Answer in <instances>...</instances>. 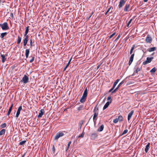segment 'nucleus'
I'll return each mask as SVG.
<instances>
[{
	"mask_svg": "<svg viewBox=\"0 0 157 157\" xmlns=\"http://www.w3.org/2000/svg\"><path fill=\"white\" fill-rule=\"evenodd\" d=\"M148 0H144V2H147L148 1Z\"/></svg>",
	"mask_w": 157,
	"mask_h": 157,
	"instance_id": "obj_62",
	"label": "nucleus"
},
{
	"mask_svg": "<svg viewBox=\"0 0 157 157\" xmlns=\"http://www.w3.org/2000/svg\"><path fill=\"white\" fill-rule=\"evenodd\" d=\"M71 59H72V58H71L69 60L68 63H67V64L66 65V66L68 67L69 66V65L70 63V62L71 60Z\"/></svg>",
	"mask_w": 157,
	"mask_h": 157,
	"instance_id": "obj_49",
	"label": "nucleus"
},
{
	"mask_svg": "<svg viewBox=\"0 0 157 157\" xmlns=\"http://www.w3.org/2000/svg\"><path fill=\"white\" fill-rule=\"evenodd\" d=\"M120 80L119 79H117L114 82V84H113V86H116L117 84V83H118V82H119V81Z\"/></svg>",
	"mask_w": 157,
	"mask_h": 157,
	"instance_id": "obj_33",
	"label": "nucleus"
},
{
	"mask_svg": "<svg viewBox=\"0 0 157 157\" xmlns=\"http://www.w3.org/2000/svg\"><path fill=\"white\" fill-rule=\"evenodd\" d=\"M141 68H140L139 67H137L136 69L135 73H138V72L140 71L141 70Z\"/></svg>",
	"mask_w": 157,
	"mask_h": 157,
	"instance_id": "obj_34",
	"label": "nucleus"
},
{
	"mask_svg": "<svg viewBox=\"0 0 157 157\" xmlns=\"http://www.w3.org/2000/svg\"><path fill=\"white\" fill-rule=\"evenodd\" d=\"M93 112L94 113H98V108L97 107V105L95 107L93 110Z\"/></svg>",
	"mask_w": 157,
	"mask_h": 157,
	"instance_id": "obj_24",
	"label": "nucleus"
},
{
	"mask_svg": "<svg viewBox=\"0 0 157 157\" xmlns=\"http://www.w3.org/2000/svg\"><path fill=\"white\" fill-rule=\"evenodd\" d=\"M21 37H20L19 36H18V37H17V44H19L21 42Z\"/></svg>",
	"mask_w": 157,
	"mask_h": 157,
	"instance_id": "obj_29",
	"label": "nucleus"
},
{
	"mask_svg": "<svg viewBox=\"0 0 157 157\" xmlns=\"http://www.w3.org/2000/svg\"><path fill=\"white\" fill-rule=\"evenodd\" d=\"M156 69L155 67H154L150 71V72L152 73H154L156 71Z\"/></svg>",
	"mask_w": 157,
	"mask_h": 157,
	"instance_id": "obj_30",
	"label": "nucleus"
},
{
	"mask_svg": "<svg viewBox=\"0 0 157 157\" xmlns=\"http://www.w3.org/2000/svg\"><path fill=\"white\" fill-rule=\"evenodd\" d=\"M88 94V90L87 88H86L84 92L82 95V97L86 98Z\"/></svg>",
	"mask_w": 157,
	"mask_h": 157,
	"instance_id": "obj_14",
	"label": "nucleus"
},
{
	"mask_svg": "<svg viewBox=\"0 0 157 157\" xmlns=\"http://www.w3.org/2000/svg\"><path fill=\"white\" fill-rule=\"evenodd\" d=\"M83 108V105H80L78 108V111H80Z\"/></svg>",
	"mask_w": 157,
	"mask_h": 157,
	"instance_id": "obj_35",
	"label": "nucleus"
},
{
	"mask_svg": "<svg viewBox=\"0 0 157 157\" xmlns=\"http://www.w3.org/2000/svg\"><path fill=\"white\" fill-rule=\"evenodd\" d=\"M130 7V5L128 4H126L124 7V11L127 12L128 11V9Z\"/></svg>",
	"mask_w": 157,
	"mask_h": 157,
	"instance_id": "obj_22",
	"label": "nucleus"
},
{
	"mask_svg": "<svg viewBox=\"0 0 157 157\" xmlns=\"http://www.w3.org/2000/svg\"><path fill=\"white\" fill-rule=\"evenodd\" d=\"M52 150L53 152V153H55V146L54 145H53L52 148Z\"/></svg>",
	"mask_w": 157,
	"mask_h": 157,
	"instance_id": "obj_48",
	"label": "nucleus"
},
{
	"mask_svg": "<svg viewBox=\"0 0 157 157\" xmlns=\"http://www.w3.org/2000/svg\"><path fill=\"white\" fill-rule=\"evenodd\" d=\"M26 142V140L22 141L19 143V145H23Z\"/></svg>",
	"mask_w": 157,
	"mask_h": 157,
	"instance_id": "obj_32",
	"label": "nucleus"
},
{
	"mask_svg": "<svg viewBox=\"0 0 157 157\" xmlns=\"http://www.w3.org/2000/svg\"><path fill=\"white\" fill-rule=\"evenodd\" d=\"M133 50H132V49H131V50H130V54H132V52H133Z\"/></svg>",
	"mask_w": 157,
	"mask_h": 157,
	"instance_id": "obj_54",
	"label": "nucleus"
},
{
	"mask_svg": "<svg viewBox=\"0 0 157 157\" xmlns=\"http://www.w3.org/2000/svg\"><path fill=\"white\" fill-rule=\"evenodd\" d=\"M115 87V86H113L111 88V89L112 90H113Z\"/></svg>",
	"mask_w": 157,
	"mask_h": 157,
	"instance_id": "obj_60",
	"label": "nucleus"
},
{
	"mask_svg": "<svg viewBox=\"0 0 157 157\" xmlns=\"http://www.w3.org/2000/svg\"><path fill=\"white\" fill-rule=\"evenodd\" d=\"M29 49H27L25 50V57L26 58H28L29 54Z\"/></svg>",
	"mask_w": 157,
	"mask_h": 157,
	"instance_id": "obj_20",
	"label": "nucleus"
},
{
	"mask_svg": "<svg viewBox=\"0 0 157 157\" xmlns=\"http://www.w3.org/2000/svg\"><path fill=\"white\" fill-rule=\"evenodd\" d=\"M152 41V39L150 36L148 34L147 35L145 39V41L147 43H151Z\"/></svg>",
	"mask_w": 157,
	"mask_h": 157,
	"instance_id": "obj_4",
	"label": "nucleus"
},
{
	"mask_svg": "<svg viewBox=\"0 0 157 157\" xmlns=\"http://www.w3.org/2000/svg\"><path fill=\"white\" fill-rule=\"evenodd\" d=\"M156 48L155 47H154L153 48H149L147 49V51L149 52H151L152 51H155L156 50Z\"/></svg>",
	"mask_w": 157,
	"mask_h": 157,
	"instance_id": "obj_19",
	"label": "nucleus"
},
{
	"mask_svg": "<svg viewBox=\"0 0 157 157\" xmlns=\"http://www.w3.org/2000/svg\"><path fill=\"white\" fill-rule=\"evenodd\" d=\"M1 56L2 58V62L4 63L5 61L6 60V58L4 56L3 54H1Z\"/></svg>",
	"mask_w": 157,
	"mask_h": 157,
	"instance_id": "obj_18",
	"label": "nucleus"
},
{
	"mask_svg": "<svg viewBox=\"0 0 157 157\" xmlns=\"http://www.w3.org/2000/svg\"><path fill=\"white\" fill-rule=\"evenodd\" d=\"M101 66V64H100V65H98L97 67V70L98 69V68H99V67H100Z\"/></svg>",
	"mask_w": 157,
	"mask_h": 157,
	"instance_id": "obj_55",
	"label": "nucleus"
},
{
	"mask_svg": "<svg viewBox=\"0 0 157 157\" xmlns=\"http://www.w3.org/2000/svg\"><path fill=\"white\" fill-rule=\"evenodd\" d=\"M134 113V111L132 110L128 114V120L129 121L132 117V116L133 114Z\"/></svg>",
	"mask_w": 157,
	"mask_h": 157,
	"instance_id": "obj_13",
	"label": "nucleus"
},
{
	"mask_svg": "<svg viewBox=\"0 0 157 157\" xmlns=\"http://www.w3.org/2000/svg\"><path fill=\"white\" fill-rule=\"evenodd\" d=\"M107 100H110V101H111V102L112 101V100L111 99V97L110 96H108V97L107 98Z\"/></svg>",
	"mask_w": 157,
	"mask_h": 157,
	"instance_id": "obj_44",
	"label": "nucleus"
},
{
	"mask_svg": "<svg viewBox=\"0 0 157 157\" xmlns=\"http://www.w3.org/2000/svg\"><path fill=\"white\" fill-rule=\"evenodd\" d=\"M6 130L5 129H3L0 131V136H1L5 134Z\"/></svg>",
	"mask_w": 157,
	"mask_h": 157,
	"instance_id": "obj_23",
	"label": "nucleus"
},
{
	"mask_svg": "<svg viewBox=\"0 0 157 157\" xmlns=\"http://www.w3.org/2000/svg\"><path fill=\"white\" fill-rule=\"evenodd\" d=\"M25 37L24 38V39L23 40V45L24 46H25L27 45L28 41V37L27 36H25Z\"/></svg>",
	"mask_w": 157,
	"mask_h": 157,
	"instance_id": "obj_10",
	"label": "nucleus"
},
{
	"mask_svg": "<svg viewBox=\"0 0 157 157\" xmlns=\"http://www.w3.org/2000/svg\"><path fill=\"white\" fill-rule=\"evenodd\" d=\"M83 124V121H81L80 122H79V126H80V129H81L82 126V125Z\"/></svg>",
	"mask_w": 157,
	"mask_h": 157,
	"instance_id": "obj_39",
	"label": "nucleus"
},
{
	"mask_svg": "<svg viewBox=\"0 0 157 157\" xmlns=\"http://www.w3.org/2000/svg\"><path fill=\"white\" fill-rule=\"evenodd\" d=\"M98 136V134L96 133H93L91 136L90 139L92 140H94Z\"/></svg>",
	"mask_w": 157,
	"mask_h": 157,
	"instance_id": "obj_8",
	"label": "nucleus"
},
{
	"mask_svg": "<svg viewBox=\"0 0 157 157\" xmlns=\"http://www.w3.org/2000/svg\"><path fill=\"white\" fill-rule=\"evenodd\" d=\"M35 57L34 56L32 57V59L30 60L29 62L32 63L34 60Z\"/></svg>",
	"mask_w": 157,
	"mask_h": 157,
	"instance_id": "obj_41",
	"label": "nucleus"
},
{
	"mask_svg": "<svg viewBox=\"0 0 157 157\" xmlns=\"http://www.w3.org/2000/svg\"><path fill=\"white\" fill-rule=\"evenodd\" d=\"M150 145V143H149L146 146L145 149V151L146 153H147L149 149V147Z\"/></svg>",
	"mask_w": 157,
	"mask_h": 157,
	"instance_id": "obj_21",
	"label": "nucleus"
},
{
	"mask_svg": "<svg viewBox=\"0 0 157 157\" xmlns=\"http://www.w3.org/2000/svg\"><path fill=\"white\" fill-rule=\"evenodd\" d=\"M118 119L117 118H116L115 119H114L113 121V122L115 123H117L118 121Z\"/></svg>",
	"mask_w": 157,
	"mask_h": 157,
	"instance_id": "obj_43",
	"label": "nucleus"
},
{
	"mask_svg": "<svg viewBox=\"0 0 157 157\" xmlns=\"http://www.w3.org/2000/svg\"><path fill=\"white\" fill-rule=\"evenodd\" d=\"M118 120L120 122L122 121L123 120V118L121 115H120L118 116L117 118Z\"/></svg>",
	"mask_w": 157,
	"mask_h": 157,
	"instance_id": "obj_31",
	"label": "nucleus"
},
{
	"mask_svg": "<svg viewBox=\"0 0 157 157\" xmlns=\"http://www.w3.org/2000/svg\"><path fill=\"white\" fill-rule=\"evenodd\" d=\"M98 114V113H94L93 117V120L94 121V123H95L96 122V118L97 117V116Z\"/></svg>",
	"mask_w": 157,
	"mask_h": 157,
	"instance_id": "obj_12",
	"label": "nucleus"
},
{
	"mask_svg": "<svg viewBox=\"0 0 157 157\" xmlns=\"http://www.w3.org/2000/svg\"><path fill=\"white\" fill-rule=\"evenodd\" d=\"M25 154H24L22 155V156H23V157H24V156H25Z\"/></svg>",
	"mask_w": 157,
	"mask_h": 157,
	"instance_id": "obj_63",
	"label": "nucleus"
},
{
	"mask_svg": "<svg viewBox=\"0 0 157 157\" xmlns=\"http://www.w3.org/2000/svg\"><path fill=\"white\" fill-rule=\"evenodd\" d=\"M135 45H132V47L131 49H132H132L134 50V48H135Z\"/></svg>",
	"mask_w": 157,
	"mask_h": 157,
	"instance_id": "obj_53",
	"label": "nucleus"
},
{
	"mask_svg": "<svg viewBox=\"0 0 157 157\" xmlns=\"http://www.w3.org/2000/svg\"><path fill=\"white\" fill-rule=\"evenodd\" d=\"M116 33V32L113 33V34H112L109 36V39H110L112 38L113 36H114L115 35Z\"/></svg>",
	"mask_w": 157,
	"mask_h": 157,
	"instance_id": "obj_45",
	"label": "nucleus"
},
{
	"mask_svg": "<svg viewBox=\"0 0 157 157\" xmlns=\"http://www.w3.org/2000/svg\"><path fill=\"white\" fill-rule=\"evenodd\" d=\"M21 82H23L25 84L29 82V77L26 75H25Z\"/></svg>",
	"mask_w": 157,
	"mask_h": 157,
	"instance_id": "obj_2",
	"label": "nucleus"
},
{
	"mask_svg": "<svg viewBox=\"0 0 157 157\" xmlns=\"http://www.w3.org/2000/svg\"><path fill=\"white\" fill-rule=\"evenodd\" d=\"M13 104H12L11 105V106H10V107L9 108V111L7 114V115L8 116L10 115V113L12 111V108H13Z\"/></svg>",
	"mask_w": 157,
	"mask_h": 157,
	"instance_id": "obj_17",
	"label": "nucleus"
},
{
	"mask_svg": "<svg viewBox=\"0 0 157 157\" xmlns=\"http://www.w3.org/2000/svg\"><path fill=\"white\" fill-rule=\"evenodd\" d=\"M44 109H41L40 110V112L39 113V115L38 116V117L39 118L41 117L44 114Z\"/></svg>",
	"mask_w": 157,
	"mask_h": 157,
	"instance_id": "obj_11",
	"label": "nucleus"
},
{
	"mask_svg": "<svg viewBox=\"0 0 157 157\" xmlns=\"http://www.w3.org/2000/svg\"><path fill=\"white\" fill-rule=\"evenodd\" d=\"M84 133L83 132L82 133L81 135H79V136H78V137H83L84 136Z\"/></svg>",
	"mask_w": 157,
	"mask_h": 157,
	"instance_id": "obj_46",
	"label": "nucleus"
},
{
	"mask_svg": "<svg viewBox=\"0 0 157 157\" xmlns=\"http://www.w3.org/2000/svg\"><path fill=\"white\" fill-rule=\"evenodd\" d=\"M120 86H120L119 85H118L117 87L114 90H113V91H112L111 94H112L113 93H115L118 89Z\"/></svg>",
	"mask_w": 157,
	"mask_h": 157,
	"instance_id": "obj_27",
	"label": "nucleus"
},
{
	"mask_svg": "<svg viewBox=\"0 0 157 157\" xmlns=\"http://www.w3.org/2000/svg\"><path fill=\"white\" fill-rule=\"evenodd\" d=\"M104 126L103 124H102L101 125V126L98 128V131L99 132H101L102 131L104 128Z\"/></svg>",
	"mask_w": 157,
	"mask_h": 157,
	"instance_id": "obj_26",
	"label": "nucleus"
},
{
	"mask_svg": "<svg viewBox=\"0 0 157 157\" xmlns=\"http://www.w3.org/2000/svg\"><path fill=\"white\" fill-rule=\"evenodd\" d=\"M110 103H111V101H107L104 105L103 108V110H104L106 109Z\"/></svg>",
	"mask_w": 157,
	"mask_h": 157,
	"instance_id": "obj_15",
	"label": "nucleus"
},
{
	"mask_svg": "<svg viewBox=\"0 0 157 157\" xmlns=\"http://www.w3.org/2000/svg\"><path fill=\"white\" fill-rule=\"evenodd\" d=\"M71 141H69V142H68V144H67V149H66V151H67V150H68V148H69V147L70 146V144H71Z\"/></svg>",
	"mask_w": 157,
	"mask_h": 157,
	"instance_id": "obj_47",
	"label": "nucleus"
},
{
	"mask_svg": "<svg viewBox=\"0 0 157 157\" xmlns=\"http://www.w3.org/2000/svg\"><path fill=\"white\" fill-rule=\"evenodd\" d=\"M153 57H151V58H149L148 57H147L146 60L143 62V64L145 65L150 63L151 61L153 59Z\"/></svg>",
	"mask_w": 157,
	"mask_h": 157,
	"instance_id": "obj_3",
	"label": "nucleus"
},
{
	"mask_svg": "<svg viewBox=\"0 0 157 157\" xmlns=\"http://www.w3.org/2000/svg\"><path fill=\"white\" fill-rule=\"evenodd\" d=\"M120 36H121V34H119V35L116 38V39H115V41H117L120 38Z\"/></svg>",
	"mask_w": 157,
	"mask_h": 157,
	"instance_id": "obj_50",
	"label": "nucleus"
},
{
	"mask_svg": "<svg viewBox=\"0 0 157 157\" xmlns=\"http://www.w3.org/2000/svg\"><path fill=\"white\" fill-rule=\"evenodd\" d=\"M6 126V123H4L1 125V127L2 128H4Z\"/></svg>",
	"mask_w": 157,
	"mask_h": 157,
	"instance_id": "obj_37",
	"label": "nucleus"
},
{
	"mask_svg": "<svg viewBox=\"0 0 157 157\" xmlns=\"http://www.w3.org/2000/svg\"><path fill=\"white\" fill-rule=\"evenodd\" d=\"M115 87V86H113L111 88V89L112 90H113Z\"/></svg>",
	"mask_w": 157,
	"mask_h": 157,
	"instance_id": "obj_59",
	"label": "nucleus"
},
{
	"mask_svg": "<svg viewBox=\"0 0 157 157\" xmlns=\"http://www.w3.org/2000/svg\"><path fill=\"white\" fill-rule=\"evenodd\" d=\"M67 67H68L66 66L64 69L63 71L66 70V69L67 68Z\"/></svg>",
	"mask_w": 157,
	"mask_h": 157,
	"instance_id": "obj_56",
	"label": "nucleus"
},
{
	"mask_svg": "<svg viewBox=\"0 0 157 157\" xmlns=\"http://www.w3.org/2000/svg\"><path fill=\"white\" fill-rule=\"evenodd\" d=\"M86 98L82 96L80 100V102L82 103H84L86 101Z\"/></svg>",
	"mask_w": 157,
	"mask_h": 157,
	"instance_id": "obj_25",
	"label": "nucleus"
},
{
	"mask_svg": "<svg viewBox=\"0 0 157 157\" xmlns=\"http://www.w3.org/2000/svg\"><path fill=\"white\" fill-rule=\"evenodd\" d=\"M112 8V9H113V7L112 6H111L110 7H109L108 10L107 11V13H108L110 11L111 9Z\"/></svg>",
	"mask_w": 157,
	"mask_h": 157,
	"instance_id": "obj_51",
	"label": "nucleus"
},
{
	"mask_svg": "<svg viewBox=\"0 0 157 157\" xmlns=\"http://www.w3.org/2000/svg\"><path fill=\"white\" fill-rule=\"evenodd\" d=\"M0 27H1L3 30H7L9 29L8 24L6 22H5L3 24H0Z\"/></svg>",
	"mask_w": 157,
	"mask_h": 157,
	"instance_id": "obj_1",
	"label": "nucleus"
},
{
	"mask_svg": "<svg viewBox=\"0 0 157 157\" xmlns=\"http://www.w3.org/2000/svg\"><path fill=\"white\" fill-rule=\"evenodd\" d=\"M134 55V53H133V54H132L130 57L128 62V64L129 65H130L131 64L133 61Z\"/></svg>",
	"mask_w": 157,
	"mask_h": 157,
	"instance_id": "obj_9",
	"label": "nucleus"
},
{
	"mask_svg": "<svg viewBox=\"0 0 157 157\" xmlns=\"http://www.w3.org/2000/svg\"><path fill=\"white\" fill-rule=\"evenodd\" d=\"M10 16L12 17V19L13 18V14L12 13H11Z\"/></svg>",
	"mask_w": 157,
	"mask_h": 157,
	"instance_id": "obj_52",
	"label": "nucleus"
},
{
	"mask_svg": "<svg viewBox=\"0 0 157 157\" xmlns=\"http://www.w3.org/2000/svg\"><path fill=\"white\" fill-rule=\"evenodd\" d=\"M125 82H126L125 79L123 80L121 82L119 83V85L121 86L122 84H123Z\"/></svg>",
	"mask_w": 157,
	"mask_h": 157,
	"instance_id": "obj_38",
	"label": "nucleus"
},
{
	"mask_svg": "<svg viewBox=\"0 0 157 157\" xmlns=\"http://www.w3.org/2000/svg\"><path fill=\"white\" fill-rule=\"evenodd\" d=\"M155 53H153L151 55H153Z\"/></svg>",
	"mask_w": 157,
	"mask_h": 157,
	"instance_id": "obj_64",
	"label": "nucleus"
},
{
	"mask_svg": "<svg viewBox=\"0 0 157 157\" xmlns=\"http://www.w3.org/2000/svg\"><path fill=\"white\" fill-rule=\"evenodd\" d=\"M113 91L111 89L109 91V93H110V92H112Z\"/></svg>",
	"mask_w": 157,
	"mask_h": 157,
	"instance_id": "obj_58",
	"label": "nucleus"
},
{
	"mask_svg": "<svg viewBox=\"0 0 157 157\" xmlns=\"http://www.w3.org/2000/svg\"><path fill=\"white\" fill-rule=\"evenodd\" d=\"M126 1L125 0H121L120 1L119 4L118 5L119 8H121L124 6L125 3Z\"/></svg>",
	"mask_w": 157,
	"mask_h": 157,
	"instance_id": "obj_5",
	"label": "nucleus"
},
{
	"mask_svg": "<svg viewBox=\"0 0 157 157\" xmlns=\"http://www.w3.org/2000/svg\"><path fill=\"white\" fill-rule=\"evenodd\" d=\"M128 132V130L127 129H125V130L121 134V135H123L124 134H126Z\"/></svg>",
	"mask_w": 157,
	"mask_h": 157,
	"instance_id": "obj_40",
	"label": "nucleus"
},
{
	"mask_svg": "<svg viewBox=\"0 0 157 157\" xmlns=\"http://www.w3.org/2000/svg\"><path fill=\"white\" fill-rule=\"evenodd\" d=\"M30 46L32 47L33 46V41L31 39L30 40Z\"/></svg>",
	"mask_w": 157,
	"mask_h": 157,
	"instance_id": "obj_42",
	"label": "nucleus"
},
{
	"mask_svg": "<svg viewBox=\"0 0 157 157\" xmlns=\"http://www.w3.org/2000/svg\"><path fill=\"white\" fill-rule=\"evenodd\" d=\"M132 19H131L129 21V22H128V23L127 24V27H128V28L129 27V25H130V23H131L132 21Z\"/></svg>",
	"mask_w": 157,
	"mask_h": 157,
	"instance_id": "obj_36",
	"label": "nucleus"
},
{
	"mask_svg": "<svg viewBox=\"0 0 157 157\" xmlns=\"http://www.w3.org/2000/svg\"><path fill=\"white\" fill-rule=\"evenodd\" d=\"M22 109V108L21 106H20L17 110V113L15 116V117L16 118H17L18 117L19 114H20V111Z\"/></svg>",
	"mask_w": 157,
	"mask_h": 157,
	"instance_id": "obj_7",
	"label": "nucleus"
},
{
	"mask_svg": "<svg viewBox=\"0 0 157 157\" xmlns=\"http://www.w3.org/2000/svg\"><path fill=\"white\" fill-rule=\"evenodd\" d=\"M4 56L5 57H6L8 56V54H7L6 53V54L5 55H4Z\"/></svg>",
	"mask_w": 157,
	"mask_h": 157,
	"instance_id": "obj_61",
	"label": "nucleus"
},
{
	"mask_svg": "<svg viewBox=\"0 0 157 157\" xmlns=\"http://www.w3.org/2000/svg\"><path fill=\"white\" fill-rule=\"evenodd\" d=\"M64 134L63 132H59L55 137V140H57L60 137L63 136Z\"/></svg>",
	"mask_w": 157,
	"mask_h": 157,
	"instance_id": "obj_6",
	"label": "nucleus"
},
{
	"mask_svg": "<svg viewBox=\"0 0 157 157\" xmlns=\"http://www.w3.org/2000/svg\"><path fill=\"white\" fill-rule=\"evenodd\" d=\"M7 33L6 32L2 33L1 35V38H3L5 36L7 35Z\"/></svg>",
	"mask_w": 157,
	"mask_h": 157,
	"instance_id": "obj_28",
	"label": "nucleus"
},
{
	"mask_svg": "<svg viewBox=\"0 0 157 157\" xmlns=\"http://www.w3.org/2000/svg\"><path fill=\"white\" fill-rule=\"evenodd\" d=\"M29 26H28L26 27V30L25 32V33L24 34V36H27L28 37H29V36L27 35V34L28 33L29 30Z\"/></svg>",
	"mask_w": 157,
	"mask_h": 157,
	"instance_id": "obj_16",
	"label": "nucleus"
},
{
	"mask_svg": "<svg viewBox=\"0 0 157 157\" xmlns=\"http://www.w3.org/2000/svg\"><path fill=\"white\" fill-rule=\"evenodd\" d=\"M67 67H68L66 66L64 69L63 71L66 70V69L67 68Z\"/></svg>",
	"mask_w": 157,
	"mask_h": 157,
	"instance_id": "obj_57",
	"label": "nucleus"
}]
</instances>
